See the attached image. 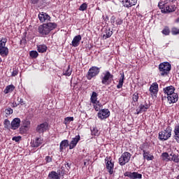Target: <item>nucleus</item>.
<instances>
[{
  "label": "nucleus",
  "mask_w": 179,
  "mask_h": 179,
  "mask_svg": "<svg viewBox=\"0 0 179 179\" xmlns=\"http://www.w3.org/2000/svg\"><path fill=\"white\" fill-rule=\"evenodd\" d=\"M56 27L57 24L55 22L43 24L38 27V32L42 37H45V36H48Z\"/></svg>",
  "instance_id": "obj_1"
},
{
  "label": "nucleus",
  "mask_w": 179,
  "mask_h": 179,
  "mask_svg": "<svg viewBox=\"0 0 179 179\" xmlns=\"http://www.w3.org/2000/svg\"><path fill=\"white\" fill-rule=\"evenodd\" d=\"M159 9H161L162 13H171L176 12L177 7L173 3L168 1H161L158 3Z\"/></svg>",
  "instance_id": "obj_2"
},
{
  "label": "nucleus",
  "mask_w": 179,
  "mask_h": 179,
  "mask_svg": "<svg viewBox=\"0 0 179 179\" xmlns=\"http://www.w3.org/2000/svg\"><path fill=\"white\" fill-rule=\"evenodd\" d=\"M100 78L102 85L108 86V85H111V82H113V79H114V76L111 74V73H110L108 71H106L101 73Z\"/></svg>",
  "instance_id": "obj_3"
},
{
  "label": "nucleus",
  "mask_w": 179,
  "mask_h": 179,
  "mask_svg": "<svg viewBox=\"0 0 179 179\" xmlns=\"http://www.w3.org/2000/svg\"><path fill=\"white\" fill-rule=\"evenodd\" d=\"M171 132L173 129L170 126L167 127L164 131H162L159 133V141H167L169 138H171Z\"/></svg>",
  "instance_id": "obj_4"
},
{
  "label": "nucleus",
  "mask_w": 179,
  "mask_h": 179,
  "mask_svg": "<svg viewBox=\"0 0 179 179\" xmlns=\"http://www.w3.org/2000/svg\"><path fill=\"white\" fill-rule=\"evenodd\" d=\"M159 69L161 76H165L169 75L170 71H171V64L169 62H163L159 65Z\"/></svg>",
  "instance_id": "obj_5"
},
{
  "label": "nucleus",
  "mask_w": 179,
  "mask_h": 179,
  "mask_svg": "<svg viewBox=\"0 0 179 179\" xmlns=\"http://www.w3.org/2000/svg\"><path fill=\"white\" fill-rule=\"evenodd\" d=\"M7 42L8 39L6 38H2L0 41V55L1 57H8V54H9V49L6 47Z\"/></svg>",
  "instance_id": "obj_6"
},
{
  "label": "nucleus",
  "mask_w": 179,
  "mask_h": 179,
  "mask_svg": "<svg viewBox=\"0 0 179 179\" xmlns=\"http://www.w3.org/2000/svg\"><path fill=\"white\" fill-rule=\"evenodd\" d=\"M99 73H100V69L97 66H92L87 72V79L91 80V79L97 76Z\"/></svg>",
  "instance_id": "obj_7"
},
{
  "label": "nucleus",
  "mask_w": 179,
  "mask_h": 179,
  "mask_svg": "<svg viewBox=\"0 0 179 179\" xmlns=\"http://www.w3.org/2000/svg\"><path fill=\"white\" fill-rule=\"evenodd\" d=\"M131 153L128 152H124L119 158V164L120 166H125L127 163H129V160H131Z\"/></svg>",
  "instance_id": "obj_8"
},
{
  "label": "nucleus",
  "mask_w": 179,
  "mask_h": 179,
  "mask_svg": "<svg viewBox=\"0 0 179 179\" xmlns=\"http://www.w3.org/2000/svg\"><path fill=\"white\" fill-rule=\"evenodd\" d=\"M110 117V110L108 109H102L98 113L99 120H106Z\"/></svg>",
  "instance_id": "obj_9"
},
{
  "label": "nucleus",
  "mask_w": 179,
  "mask_h": 179,
  "mask_svg": "<svg viewBox=\"0 0 179 179\" xmlns=\"http://www.w3.org/2000/svg\"><path fill=\"white\" fill-rule=\"evenodd\" d=\"M48 128V123L44 122L37 126L36 131L38 132V134H44V132L47 131Z\"/></svg>",
  "instance_id": "obj_10"
},
{
  "label": "nucleus",
  "mask_w": 179,
  "mask_h": 179,
  "mask_svg": "<svg viewBox=\"0 0 179 179\" xmlns=\"http://www.w3.org/2000/svg\"><path fill=\"white\" fill-rule=\"evenodd\" d=\"M38 19L40 22L44 23V22H48L51 19V17L48 15L46 13L41 12L38 14Z\"/></svg>",
  "instance_id": "obj_11"
},
{
  "label": "nucleus",
  "mask_w": 179,
  "mask_h": 179,
  "mask_svg": "<svg viewBox=\"0 0 179 179\" xmlns=\"http://www.w3.org/2000/svg\"><path fill=\"white\" fill-rule=\"evenodd\" d=\"M169 104H173L178 101V94L174 93L167 96Z\"/></svg>",
  "instance_id": "obj_12"
},
{
  "label": "nucleus",
  "mask_w": 179,
  "mask_h": 179,
  "mask_svg": "<svg viewBox=\"0 0 179 179\" xmlns=\"http://www.w3.org/2000/svg\"><path fill=\"white\" fill-rule=\"evenodd\" d=\"M80 141V136L78 135L76 136L75 138H73L71 141L69 143V149L72 150L74 148L76 147V145H78V142Z\"/></svg>",
  "instance_id": "obj_13"
},
{
  "label": "nucleus",
  "mask_w": 179,
  "mask_h": 179,
  "mask_svg": "<svg viewBox=\"0 0 179 179\" xmlns=\"http://www.w3.org/2000/svg\"><path fill=\"white\" fill-rule=\"evenodd\" d=\"M150 108V105L148 103L141 104L139 109H136V114H141V113H145L148 111V108Z\"/></svg>",
  "instance_id": "obj_14"
},
{
  "label": "nucleus",
  "mask_w": 179,
  "mask_h": 179,
  "mask_svg": "<svg viewBox=\"0 0 179 179\" xmlns=\"http://www.w3.org/2000/svg\"><path fill=\"white\" fill-rule=\"evenodd\" d=\"M81 40H82V36L77 35V36H74V38H73V41L71 42V45L73 47H79Z\"/></svg>",
  "instance_id": "obj_15"
},
{
  "label": "nucleus",
  "mask_w": 179,
  "mask_h": 179,
  "mask_svg": "<svg viewBox=\"0 0 179 179\" xmlns=\"http://www.w3.org/2000/svg\"><path fill=\"white\" fill-rule=\"evenodd\" d=\"M164 90V93L165 94H166L167 97L169 96H171V94H174V91L176 90V88H174V87H173V85H171V86H169V87H166L165 88L163 89Z\"/></svg>",
  "instance_id": "obj_16"
},
{
  "label": "nucleus",
  "mask_w": 179,
  "mask_h": 179,
  "mask_svg": "<svg viewBox=\"0 0 179 179\" xmlns=\"http://www.w3.org/2000/svg\"><path fill=\"white\" fill-rule=\"evenodd\" d=\"M106 166L109 174H113L114 173V163L111 160H108L106 161Z\"/></svg>",
  "instance_id": "obj_17"
},
{
  "label": "nucleus",
  "mask_w": 179,
  "mask_h": 179,
  "mask_svg": "<svg viewBox=\"0 0 179 179\" xmlns=\"http://www.w3.org/2000/svg\"><path fill=\"white\" fill-rule=\"evenodd\" d=\"M20 127V119L19 117H15L11 122V129H17Z\"/></svg>",
  "instance_id": "obj_18"
},
{
  "label": "nucleus",
  "mask_w": 179,
  "mask_h": 179,
  "mask_svg": "<svg viewBox=\"0 0 179 179\" xmlns=\"http://www.w3.org/2000/svg\"><path fill=\"white\" fill-rule=\"evenodd\" d=\"M122 3L125 8H131V6L136 5V0H123Z\"/></svg>",
  "instance_id": "obj_19"
},
{
  "label": "nucleus",
  "mask_w": 179,
  "mask_h": 179,
  "mask_svg": "<svg viewBox=\"0 0 179 179\" xmlns=\"http://www.w3.org/2000/svg\"><path fill=\"white\" fill-rule=\"evenodd\" d=\"M157 89H159V85L157 83H154L150 87V93H152V94H156L158 92Z\"/></svg>",
  "instance_id": "obj_20"
},
{
  "label": "nucleus",
  "mask_w": 179,
  "mask_h": 179,
  "mask_svg": "<svg viewBox=\"0 0 179 179\" xmlns=\"http://www.w3.org/2000/svg\"><path fill=\"white\" fill-rule=\"evenodd\" d=\"M69 146V141L68 140H63L59 144V152H62L64 149H66Z\"/></svg>",
  "instance_id": "obj_21"
},
{
  "label": "nucleus",
  "mask_w": 179,
  "mask_h": 179,
  "mask_svg": "<svg viewBox=\"0 0 179 179\" xmlns=\"http://www.w3.org/2000/svg\"><path fill=\"white\" fill-rule=\"evenodd\" d=\"M143 156L144 159H145V160H148V162L150 160H153L155 159V157L153 156V155L150 154V152H145V150H143Z\"/></svg>",
  "instance_id": "obj_22"
},
{
  "label": "nucleus",
  "mask_w": 179,
  "mask_h": 179,
  "mask_svg": "<svg viewBox=\"0 0 179 179\" xmlns=\"http://www.w3.org/2000/svg\"><path fill=\"white\" fill-rule=\"evenodd\" d=\"M48 179H61L59 178V173H57L55 171H52L49 173L48 176Z\"/></svg>",
  "instance_id": "obj_23"
},
{
  "label": "nucleus",
  "mask_w": 179,
  "mask_h": 179,
  "mask_svg": "<svg viewBox=\"0 0 179 179\" xmlns=\"http://www.w3.org/2000/svg\"><path fill=\"white\" fill-rule=\"evenodd\" d=\"M124 79H125V75H124V73H120V78L119 80V83L117 85V89H121L124 85Z\"/></svg>",
  "instance_id": "obj_24"
},
{
  "label": "nucleus",
  "mask_w": 179,
  "mask_h": 179,
  "mask_svg": "<svg viewBox=\"0 0 179 179\" xmlns=\"http://www.w3.org/2000/svg\"><path fill=\"white\" fill-rule=\"evenodd\" d=\"M15 90V85H10L6 87L3 93L5 94H8V93H12Z\"/></svg>",
  "instance_id": "obj_25"
},
{
  "label": "nucleus",
  "mask_w": 179,
  "mask_h": 179,
  "mask_svg": "<svg viewBox=\"0 0 179 179\" xmlns=\"http://www.w3.org/2000/svg\"><path fill=\"white\" fill-rule=\"evenodd\" d=\"M43 143V140H41V138H37L35 141L32 143L33 148H38L40 145Z\"/></svg>",
  "instance_id": "obj_26"
},
{
  "label": "nucleus",
  "mask_w": 179,
  "mask_h": 179,
  "mask_svg": "<svg viewBox=\"0 0 179 179\" xmlns=\"http://www.w3.org/2000/svg\"><path fill=\"white\" fill-rule=\"evenodd\" d=\"M162 160H164V162H171V156H170V154L167 152H163L162 154Z\"/></svg>",
  "instance_id": "obj_27"
},
{
  "label": "nucleus",
  "mask_w": 179,
  "mask_h": 179,
  "mask_svg": "<svg viewBox=\"0 0 179 179\" xmlns=\"http://www.w3.org/2000/svg\"><path fill=\"white\" fill-rule=\"evenodd\" d=\"M171 156V162H174L175 163H179V157L178 155L174 154V152H171L170 154Z\"/></svg>",
  "instance_id": "obj_28"
},
{
  "label": "nucleus",
  "mask_w": 179,
  "mask_h": 179,
  "mask_svg": "<svg viewBox=\"0 0 179 179\" xmlns=\"http://www.w3.org/2000/svg\"><path fill=\"white\" fill-rule=\"evenodd\" d=\"M63 75H64V76H71V75H72V69H71V66H68V67L64 70Z\"/></svg>",
  "instance_id": "obj_29"
},
{
  "label": "nucleus",
  "mask_w": 179,
  "mask_h": 179,
  "mask_svg": "<svg viewBox=\"0 0 179 179\" xmlns=\"http://www.w3.org/2000/svg\"><path fill=\"white\" fill-rule=\"evenodd\" d=\"M130 178L131 179H141V178H142V174L138 173V172H132Z\"/></svg>",
  "instance_id": "obj_30"
},
{
  "label": "nucleus",
  "mask_w": 179,
  "mask_h": 179,
  "mask_svg": "<svg viewBox=\"0 0 179 179\" xmlns=\"http://www.w3.org/2000/svg\"><path fill=\"white\" fill-rule=\"evenodd\" d=\"M90 100L93 104H96V103H97V93H96V92H92Z\"/></svg>",
  "instance_id": "obj_31"
},
{
  "label": "nucleus",
  "mask_w": 179,
  "mask_h": 179,
  "mask_svg": "<svg viewBox=\"0 0 179 179\" xmlns=\"http://www.w3.org/2000/svg\"><path fill=\"white\" fill-rule=\"evenodd\" d=\"M38 52H45L47 51V47L45 45H39L37 46Z\"/></svg>",
  "instance_id": "obj_32"
},
{
  "label": "nucleus",
  "mask_w": 179,
  "mask_h": 179,
  "mask_svg": "<svg viewBox=\"0 0 179 179\" xmlns=\"http://www.w3.org/2000/svg\"><path fill=\"white\" fill-rule=\"evenodd\" d=\"M113 36V31L110 29H106V34H103V37L105 39L110 38V36Z\"/></svg>",
  "instance_id": "obj_33"
},
{
  "label": "nucleus",
  "mask_w": 179,
  "mask_h": 179,
  "mask_svg": "<svg viewBox=\"0 0 179 179\" xmlns=\"http://www.w3.org/2000/svg\"><path fill=\"white\" fill-rule=\"evenodd\" d=\"M72 121H73V117H67L64 119V124H65V125H68V124H70Z\"/></svg>",
  "instance_id": "obj_34"
},
{
  "label": "nucleus",
  "mask_w": 179,
  "mask_h": 179,
  "mask_svg": "<svg viewBox=\"0 0 179 179\" xmlns=\"http://www.w3.org/2000/svg\"><path fill=\"white\" fill-rule=\"evenodd\" d=\"M171 34L173 36H177V34H179V29L176 27H172Z\"/></svg>",
  "instance_id": "obj_35"
},
{
  "label": "nucleus",
  "mask_w": 179,
  "mask_h": 179,
  "mask_svg": "<svg viewBox=\"0 0 179 179\" xmlns=\"http://www.w3.org/2000/svg\"><path fill=\"white\" fill-rule=\"evenodd\" d=\"M162 33V34H164V36H169V34H170V28H169V27H165Z\"/></svg>",
  "instance_id": "obj_36"
},
{
  "label": "nucleus",
  "mask_w": 179,
  "mask_h": 179,
  "mask_svg": "<svg viewBox=\"0 0 179 179\" xmlns=\"http://www.w3.org/2000/svg\"><path fill=\"white\" fill-rule=\"evenodd\" d=\"M29 55L31 58H37L38 57V52L36 50H32L29 52Z\"/></svg>",
  "instance_id": "obj_37"
},
{
  "label": "nucleus",
  "mask_w": 179,
  "mask_h": 179,
  "mask_svg": "<svg viewBox=\"0 0 179 179\" xmlns=\"http://www.w3.org/2000/svg\"><path fill=\"white\" fill-rule=\"evenodd\" d=\"M101 108V104L98 101L96 103H94V108L96 111H100V108Z\"/></svg>",
  "instance_id": "obj_38"
},
{
  "label": "nucleus",
  "mask_w": 179,
  "mask_h": 179,
  "mask_svg": "<svg viewBox=\"0 0 179 179\" xmlns=\"http://www.w3.org/2000/svg\"><path fill=\"white\" fill-rule=\"evenodd\" d=\"M132 99H133V101H134V103H136V101H138V100L139 99V96H138V92H135L133 94Z\"/></svg>",
  "instance_id": "obj_39"
},
{
  "label": "nucleus",
  "mask_w": 179,
  "mask_h": 179,
  "mask_svg": "<svg viewBox=\"0 0 179 179\" xmlns=\"http://www.w3.org/2000/svg\"><path fill=\"white\" fill-rule=\"evenodd\" d=\"M87 9V4L86 3H83L79 8V10H86Z\"/></svg>",
  "instance_id": "obj_40"
},
{
  "label": "nucleus",
  "mask_w": 179,
  "mask_h": 179,
  "mask_svg": "<svg viewBox=\"0 0 179 179\" xmlns=\"http://www.w3.org/2000/svg\"><path fill=\"white\" fill-rule=\"evenodd\" d=\"M6 113L8 115H10V114H13V109L11 108H8L6 110Z\"/></svg>",
  "instance_id": "obj_41"
},
{
  "label": "nucleus",
  "mask_w": 179,
  "mask_h": 179,
  "mask_svg": "<svg viewBox=\"0 0 179 179\" xmlns=\"http://www.w3.org/2000/svg\"><path fill=\"white\" fill-rule=\"evenodd\" d=\"M22 139L21 136H14L13 137L12 140L15 141V142H19Z\"/></svg>",
  "instance_id": "obj_42"
},
{
  "label": "nucleus",
  "mask_w": 179,
  "mask_h": 179,
  "mask_svg": "<svg viewBox=\"0 0 179 179\" xmlns=\"http://www.w3.org/2000/svg\"><path fill=\"white\" fill-rule=\"evenodd\" d=\"M45 160L46 163H51V162H52V158H51L50 156H46Z\"/></svg>",
  "instance_id": "obj_43"
},
{
  "label": "nucleus",
  "mask_w": 179,
  "mask_h": 179,
  "mask_svg": "<svg viewBox=\"0 0 179 179\" xmlns=\"http://www.w3.org/2000/svg\"><path fill=\"white\" fill-rule=\"evenodd\" d=\"M131 173L132 172L127 171L124 173V177H129L131 178Z\"/></svg>",
  "instance_id": "obj_44"
},
{
  "label": "nucleus",
  "mask_w": 179,
  "mask_h": 179,
  "mask_svg": "<svg viewBox=\"0 0 179 179\" xmlns=\"http://www.w3.org/2000/svg\"><path fill=\"white\" fill-rule=\"evenodd\" d=\"M122 23V20L118 18L117 20H116V24L117 25H120Z\"/></svg>",
  "instance_id": "obj_45"
},
{
  "label": "nucleus",
  "mask_w": 179,
  "mask_h": 179,
  "mask_svg": "<svg viewBox=\"0 0 179 179\" xmlns=\"http://www.w3.org/2000/svg\"><path fill=\"white\" fill-rule=\"evenodd\" d=\"M17 101H19L20 104H21V106L24 105V101H23V99L18 98Z\"/></svg>",
  "instance_id": "obj_46"
},
{
  "label": "nucleus",
  "mask_w": 179,
  "mask_h": 179,
  "mask_svg": "<svg viewBox=\"0 0 179 179\" xmlns=\"http://www.w3.org/2000/svg\"><path fill=\"white\" fill-rule=\"evenodd\" d=\"M17 73H18L17 71L13 70L12 72V76H17Z\"/></svg>",
  "instance_id": "obj_47"
},
{
  "label": "nucleus",
  "mask_w": 179,
  "mask_h": 179,
  "mask_svg": "<svg viewBox=\"0 0 179 179\" xmlns=\"http://www.w3.org/2000/svg\"><path fill=\"white\" fill-rule=\"evenodd\" d=\"M92 134H93L94 135H99V131L94 129V131H92Z\"/></svg>",
  "instance_id": "obj_48"
},
{
  "label": "nucleus",
  "mask_w": 179,
  "mask_h": 179,
  "mask_svg": "<svg viewBox=\"0 0 179 179\" xmlns=\"http://www.w3.org/2000/svg\"><path fill=\"white\" fill-rule=\"evenodd\" d=\"M39 0H31V3L36 5V3H38Z\"/></svg>",
  "instance_id": "obj_49"
},
{
  "label": "nucleus",
  "mask_w": 179,
  "mask_h": 179,
  "mask_svg": "<svg viewBox=\"0 0 179 179\" xmlns=\"http://www.w3.org/2000/svg\"><path fill=\"white\" fill-rule=\"evenodd\" d=\"M4 124H5V125H9L10 124V122H9V120H5Z\"/></svg>",
  "instance_id": "obj_50"
},
{
  "label": "nucleus",
  "mask_w": 179,
  "mask_h": 179,
  "mask_svg": "<svg viewBox=\"0 0 179 179\" xmlns=\"http://www.w3.org/2000/svg\"><path fill=\"white\" fill-rule=\"evenodd\" d=\"M174 1H176V0H166L165 2H169L171 3H173Z\"/></svg>",
  "instance_id": "obj_51"
},
{
  "label": "nucleus",
  "mask_w": 179,
  "mask_h": 179,
  "mask_svg": "<svg viewBox=\"0 0 179 179\" xmlns=\"http://www.w3.org/2000/svg\"><path fill=\"white\" fill-rule=\"evenodd\" d=\"M175 23H179V17L175 20Z\"/></svg>",
  "instance_id": "obj_52"
},
{
  "label": "nucleus",
  "mask_w": 179,
  "mask_h": 179,
  "mask_svg": "<svg viewBox=\"0 0 179 179\" xmlns=\"http://www.w3.org/2000/svg\"><path fill=\"white\" fill-rule=\"evenodd\" d=\"M30 124V122H27V125H29Z\"/></svg>",
  "instance_id": "obj_53"
},
{
  "label": "nucleus",
  "mask_w": 179,
  "mask_h": 179,
  "mask_svg": "<svg viewBox=\"0 0 179 179\" xmlns=\"http://www.w3.org/2000/svg\"><path fill=\"white\" fill-rule=\"evenodd\" d=\"M2 62V59H1V57H0V63H1Z\"/></svg>",
  "instance_id": "obj_54"
},
{
  "label": "nucleus",
  "mask_w": 179,
  "mask_h": 179,
  "mask_svg": "<svg viewBox=\"0 0 179 179\" xmlns=\"http://www.w3.org/2000/svg\"><path fill=\"white\" fill-rule=\"evenodd\" d=\"M67 166H68V167H69V163H67Z\"/></svg>",
  "instance_id": "obj_55"
},
{
  "label": "nucleus",
  "mask_w": 179,
  "mask_h": 179,
  "mask_svg": "<svg viewBox=\"0 0 179 179\" xmlns=\"http://www.w3.org/2000/svg\"><path fill=\"white\" fill-rule=\"evenodd\" d=\"M85 166H86V162H84Z\"/></svg>",
  "instance_id": "obj_56"
},
{
  "label": "nucleus",
  "mask_w": 179,
  "mask_h": 179,
  "mask_svg": "<svg viewBox=\"0 0 179 179\" xmlns=\"http://www.w3.org/2000/svg\"><path fill=\"white\" fill-rule=\"evenodd\" d=\"M25 127V128H27V126H24Z\"/></svg>",
  "instance_id": "obj_57"
},
{
  "label": "nucleus",
  "mask_w": 179,
  "mask_h": 179,
  "mask_svg": "<svg viewBox=\"0 0 179 179\" xmlns=\"http://www.w3.org/2000/svg\"><path fill=\"white\" fill-rule=\"evenodd\" d=\"M0 104H1V100H0Z\"/></svg>",
  "instance_id": "obj_58"
}]
</instances>
